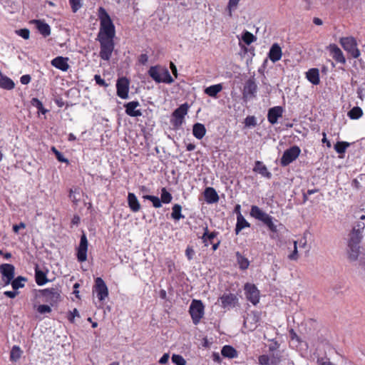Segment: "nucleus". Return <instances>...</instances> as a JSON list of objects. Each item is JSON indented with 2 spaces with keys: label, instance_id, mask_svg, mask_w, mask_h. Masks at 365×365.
I'll return each mask as SVG.
<instances>
[{
  "label": "nucleus",
  "instance_id": "obj_1",
  "mask_svg": "<svg viewBox=\"0 0 365 365\" xmlns=\"http://www.w3.org/2000/svg\"><path fill=\"white\" fill-rule=\"evenodd\" d=\"M100 31L98 38H113L115 36V26L106 11L101 7L99 9Z\"/></svg>",
  "mask_w": 365,
  "mask_h": 365
},
{
  "label": "nucleus",
  "instance_id": "obj_2",
  "mask_svg": "<svg viewBox=\"0 0 365 365\" xmlns=\"http://www.w3.org/2000/svg\"><path fill=\"white\" fill-rule=\"evenodd\" d=\"M148 74L157 83H172L174 81L168 70L165 68L151 66Z\"/></svg>",
  "mask_w": 365,
  "mask_h": 365
},
{
  "label": "nucleus",
  "instance_id": "obj_3",
  "mask_svg": "<svg viewBox=\"0 0 365 365\" xmlns=\"http://www.w3.org/2000/svg\"><path fill=\"white\" fill-rule=\"evenodd\" d=\"M250 215L255 218L263 222L272 232H276L277 231V226L272 221V217L257 206H252Z\"/></svg>",
  "mask_w": 365,
  "mask_h": 365
},
{
  "label": "nucleus",
  "instance_id": "obj_4",
  "mask_svg": "<svg viewBox=\"0 0 365 365\" xmlns=\"http://www.w3.org/2000/svg\"><path fill=\"white\" fill-rule=\"evenodd\" d=\"M40 297L45 302L51 306L61 301V289L58 287H51L39 291Z\"/></svg>",
  "mask_w": 365,
  "mask_h": 365
},
{
  "label": "nucleus",
  "instance_id": "obj_5",
  "mask_svg": "<svg viewBox=\"0 0 365 365\" xmlns=\"http://www.w3.org/2000/svg\"><path fill=\"white\" fill-rule=\"evenodd\" d=\"M101 44L100 56L102 59L108 61L114 49L113 38H98Z\"/></svg>",
  "mask_w": 365,
  "mask_h": 365
},
{
  "label": "nucleus",
  "instance_id": "obj_6",
  "mask_svg": "<svg viewBox=\"0 0 365 365\" xmlns=\"http://www.w3.org/2000/svg\"><path fill=\"white\" fill-rule=\"evenodd\" d=\"M204 305L200 300L193 299L190 304L189 312L194 324H197L204 315Z\"/></svg>",
  "mask_w": 365,
  "mask_h": 365
},
{
  "label": "nucleus",
  "instance_id": "obj_7",
  "mask_svg": "<svg viewBox=\"0 0 365 365\" xmlns=\"http://www.w3.org/2000/svg\"><path fill=\"white\" fill-rule=\"evenodd\" d=\"M343 48L350 55L357 58L360 56V51L357 48L356 40L353 37H343L339 41Z\"/></svg>",
  "mask_w": 365,
  "mask_h": 365
},
{
  "label": "nucleus",
  "instance_id": "obj_8",
  "mask_svg": "<svg viewBox=\"0 0 365 365\" xmlns=\"http://www.w3.org/2000/svg\"><path fill=\"white\" fill-rule=\"evenodd\" d=\"M188 108L189 106L187 103H184L173 112L170 122L175 128H178L182 125L184 122L185 115L187 113Z\"/></svg>",
  "mask_w": 365,
  "mask_h": 365
},
{
  "label": "nucleus",
  "instance_id": "obj_9",
  "mask_svg": "<svg viewBox=\"0 0 365 365\" xmlns=\"http://www.w3.org/2000/svg\"><path fill=\"white\" fill-rule=\"evenodd\" d=\"M300 153L301 150L297 145H294L286 150L280 159L281 165L282 166H287L289 165L299 157Z\"/></svg>",
  "mask_w": 365,
  "mask_h": 365
},
{
  "label": "nucleus",
  "instance_id": "obj_10",
  "mask_svg": "<svg viewBox=\"0 0 365 365\" xmlns=\"http://www.w3.org/2000/svg\"><path fill=\"white\" fill-rule=\"evenodd\" d=\"M257 92V86L255 78H252L248 79L243 88L242 96L243 98L247 101L253 98L256 96Z\"/></svg>",
  "mask_w": 365,
  "mask_h": 365
},
{
  "label": "nucleus",
  "instance_id": "obj_11",
  "mask_svg": "<svg viewBox=\"0 0 365 365\" xmlns=\"http://www.w3.org/2000/svg\"><path fill=\"white\" fill-rule=\"evenodd\" d=\"M244 289L247 300L256 305L259 300V291L257 287L253 284L247 283Z\"/></svg>",
  "mask_w": 365,
  "mask_h": 365
},
{
  "label": "nucleus",
  "instance_id": "obj_12",
  "mask_svg": "<svg viewBox=\"0 0 365 365\" xmlns=\"http://www.w3.org/2000/svg\"><path fill=\"white\" fill-rule=\"evenodd\" d=\"M0 272L4 285L9 284L14 277V267L11 264H3L0 266Z\"/></svg>",
  "mask_w": 365,
  "mask_h": 365
},
{
  "label": "nucleus",
  "instance_id": "obj_13",
  "mask_svg": "<svg viewBox=\"0 0 365 365\" xmlns=\"http://www.w3.org/2000/svg\"><path fill=\"white\" fill-rule=\"evenodd\" d=\"M93 291L96 292L97 297L100 301L104 300L108 296V287L101 277H97L95 279Z\"/></svg>",
  "mask_w": 365,
  "mask_h": 365
},
{
  "label": "nucleus",
  "instance_id": "obj_14",
  "mask_svg": "<svg viewBox=\"0 0 365 365\" xmlns=\"http://www.w3.org/2000/svg\"><path fill=\"white\" fill-rule=\"evenodd\" d=\"M129 82L127 78H121L118 79L116 83L117 95L123 98L126 99L128 98V88Z\"/></svg>",
  "mask_w": 365,
  "mask_h": 365
},
{
  "label": "nucleus",
  "instance_id": "obj_15",
  "mask_svg": "<svg viewBox=\"0 0 365 365\" xmlns=\"http://www.w3.org/2000/svg\"><path fill=\"white\" fill-rule=\"evenodd\" d=\"M221 302L222 307L230 309L234 307L238 302V299L234 294H224L218 299Z\"/></svg>",
  "mask_w": 365,
  "mask_h": 365
},
{
  "label": "nucleus",
  "instance_id": "obj_16",
  "mask_svg": "<svg viewBox=\"0 0 365 365\" xmlns=\"http://www.w3.org/2000/svg\"><path fill=\"white\" fill-rule=\"evenodd\" d=\"M88 240L85 234L81 237L80 244L78 248L77 257L79 262H84L87 259Z\"/></svg>",
  "mask_w": 365,
  "mask_h": 365
},
{
  "label": "nucleus",
  "instance_id": "obj_17",
  "mask_svg": "<svg viewBox=\"0 0 365 365\" xmlns=\"http://www.w3.org/2000/svg\"><path fill=\"white\" fill-rule=\"evenodd\" d=\"M332 58L337 62L345 63L346 59L341 50L334 43L330 44L327 47Z\"/></svg>",
  "mask_w": 365,
  "mask_h": 365
},
{
  "label": "nucleus",
  "instance_id": "obj_18",
  "mask_svg": "<svg viewBox=\"0 0 365 365\" xmlns=\"http://www.w3.org/2000/svg\"><path fill=\"white\" fill-rule=\"evenodd\" d=\"M125 113L131 117H139L142 115V112L139 109H136L140 106L138 101H130L125 104Z\"/></svg>",
  "mask_w": 365,
  "mask_h": 365
},
{
  "label": "nucleus",
  "instance_id": "obj_19",
  "mask_svg": "<svg viewBox=\"0 0 365 365\" xmlns=\"http://www.w3.org/2000/svg\"><path fill=\"white\" fill-rule=\"evenodd\" d=\"M283 109L281 106H275L268 110L267 119L271 124H275L279 118L282 116Z\"/></svg>",
  "mask_w": 365,
  "mask_h": 365
},
{
  "label": "nucleus",
  "instance_id": "obj_20",
  "mask_svg": "<svg viewBox=\"0 0 365 365\" xmlns=\"http://www.w3.org/2000/svg\"><path fill=\"white\" fill-rule=\"evenodd\" d=\"M348 257L351 261H356L360 253V244L348 242Z\"/></svg>",
  "mask_w": 365,
  "mask_h": 365
},
{
  "label": "nucleus",
  "instance_id": "obj_21",
  "mask_svg": "<svg viewBox=\"0 0 365 365\" xmlns=\"http://www.w3.org/2000/svg\"><path fill=\"white\" fill-rule=\"evenodd\" d=\"M68 58L58 56L51 61V64L53 66H54L63 71H66L69 68V65L68 63Z\"/></svg>",
  "mask_w": 365,
  "mask_h": 365
},
{
  "label": "nucleus",
  "instance_id": "obj_22",
  "mask_svg": "<svg viewBox=\"0 0 365 365\" xmlns=\"http://www.w3.org/2000/svg\"><path fill=\"white\" fill-rule=\"evenodd\" d=\"M33 23L38 30L39 33L46 37L51 34V29L48 24L41 20H34Z\"/></svg>",
  "mask_w": 365,
  "mask_h": 365
},
{
  "label": "nucleus",
  "instance_id": "obj_23",
  "mask_svg": "<svg viewBox=\"0 0 365 365\" xmlns=\"http://www.w3.org/2000/svg\"><path fill=\"white\" fill-rule=\"evenodd\" d=\"M128 204L130 209L134 212H137L140 210V204L134 193H128Z\"/></svg>",
  "mask_w": 365,
  "mask_h": 365
},
{
  "label": "nucleus",
  "instance_id": "obj_24",
  "mask_svg": "<svg viewBox=\"0 0 365 365\" xmlns=\"http://www.w3.org/2000/svg\"><path fill=\"white\" fill-rule=\"evenodd\" d=\"M282 57V49L277 43H274L269 52V58L272 62L279 61Z\"/></svg>",
  "mask_w": 365,
  "mask_h": 365
},
{
  "label": "nucleus",
  "instance_id": "obj_25",
  "mask_svg": "<svg viewBox=\"0 0 365 365\" xmlns=\"http://www.w3.org/2000/svg\"><path fill=\"white\" fill-rule=\"evenodd\" d=\"M253 170L268 179L272 177V173L268 171L267 167L260 161H257L255 163Z\"/></svg>",
  "mask_w": 365,
  "mask_h": 365
},
{
  "label": "nucleus",
  "instance_id": "obj_26",
  "mask_svg": "<svg viewBox=\"0 0 365 365\" xmlns=\"http://www.w3.org/2000/svg\"><path fill=\"white\" fill-rule=\"evenodd\" d=\"M204 194L205 200L208 203H214L217 202L219 200V197L215 190L212 187H207L205 190Z\"/></svg>",
  "mask_w": 365,
  "mask_h": 365
},
{
  "label": "nucleus",
  "instance_id": "obj_27",
  "mask_svg": "<svg viewBox=\"0 0 365 365\" xmlns=\"http://www.w3.org/2000/svg\"><path fill=\"white\" fill-rule=\"evenodd\" d=\"M307 78L314 85H318L320 82L319 72L317 68H311L306 73Z\"/></svg>",
  "mask_w": 365,
  "mask_h": 365
},
{
  "label": "nucleus",
  "instance_id": "obj_28",
  "mask_svg": "<svg viewBox=\"0 0 365 365\" xmlns=\"http://www.w3.org/2000/svg\"><path fill=\"white\" fill-rule=\"evenodd\" d=\"M192 133L196 138L202 139L206 133L205 125L200 123H195L193 125Z\"/></svg>",
  "mask_w": 365,
  "mask_h": 365
},
{
  "label": "nucleus",
  "instance_id": "obj_29",
  "mask_svg": "<svg viewBox=\"0 0 365 365\" xmlns=\"http://www.w3.org/2000/svg\"><path fill=\"white\" fill-rule=\"evenodd\" d=\"M14 81L9 77L4 76L0 71V88L11 90L14 88Z\"/></svg>",
  "mask_w": 365,
  "mask_h": 365
},
{
  "label": "nucleus",
  "instance_id": "obj_30",
  "mask_svg": "<svg viewBox=\"0 0 365 365\" xmlns=\"http://www.w3.org/2000/svg\"><path fill=\"white\" fill-rule=\"evenodd\" d=\"M250 223L245 219L241 213L237 216V224L235 227V232L237 235L242 229L249 227Z\"/></svg>",
  "mask_w": 365,
  "mask_h": 365
},
{
  "label": "nucleus",
  "instance_id": "obj_31",
  "mask_svg": "<svg viewBox=\"0 0 365 365\" xmlns=\"http://www.w3.org/2000/svg\"><path fill=\"white\" fill-rule=\"evenodd\" d=\"M222 90V86L221 84H215L206 88L205 93L210 97L215 98Z\"/></svg>",
  "mask_w": 365,
  "mask_h": 365
},
{
  "label": "nucleus",
  "instance_id": "obj_32",
  "mask_svg": "<svg viewBox=\"0 0 365 365\" xmlns=\"http://www.w3.org/2000/svg\"><path fill=\"white\" fill-rule=\"evenodd\" d=\"M23 351L19 346H13L10 351V361L12 362L17 361L21 357Z\"/></svg>",
  "mask_w": 365,
  "mask_h": 365
},
{
  "label": "nucleus",
  "instance_id": "obj_33",
  "mask_svg": "<svg viewBox=\"0 0 365 365\" xmlns=\"http://www.w3.org/2000/svg\"><path fill=\"white\" fill-rule=\"evenodd\" d=\"M222 355L225 357L233 359L237 356V351L231 346H225L221 351Z\"/></svg>",
  "mask_w": 365,
  "mask_h": 365
},
{
  "label": "nucleus",
  "instance_id": "obj_34",
  "mask_svg": "<svg viewBox=\"0 0 365 365\" xmlns=\"http://www.w3.org/2000/svg\"><path fill=\"white\" fill-rule=\"evenodd\" d=\"M35 279L36 284L39 286H42L48 282L45 272L38 269L35 270Z\"/></svg>",
  "mask_w": 365,
  "mask_h": 365
},
{
  "label": "nucleus",
  "instance_id": "obj_35",
  "mask_svg": "<svg viewBox=\"0 0 365 365\" xmlns=\"http://www.w3.org/2000/svg\"><path fill=\"white\" fill-rule=\"evenodd\" d=\"M181 210H182L181 205H180L178 204L174 205L173 207V212L171 214V217L175 220H179L181 218H184L185 216L181 214Z\"/></svg>",
  "mask_w": 365,
  "mask_h": 365
},
{
  "label": "nucleus",
  "instance_id": "obj_36",
  "mask_svg": "<svg viewBox=\"0 0 365 365\" xmlns=\"http://www.w3.org/2000/svg\"><path fill=\"white\" fill-rule=\"evenodd\" d=\"M204 230H205V232L203 233L202 239L203 242L205 243V245L207 246L208 245L207 241L208 240L211 241L212 240H213L216 237L217 233L215 232H209L207 227H205L204 228Z\"/></svg>",
  "mask_w": 365,
  "mask_h": 365
},
{
  "label": "nucleus",
  "instance_id": "obj_37",
  "mask_svg": "<svg viewBox=\"0 0 365 365\" xmlns=\"http://www.w3.org/2000/svg\"><path fill=\"white\" fill-rule=\"evenodd\" d=\"M241 39L247 44L250 45L257 40V38L250 32L245 31L241 37Z\"/></svg>",
  "mask_w": 365,
  "mask_h": 365
},
{
  "label": "nucleus",
  "instance_id": "obj_38",
  "mask_svg": "<svg viewBox=\"0 0 365 365\" xmlns=\"http://www.w3.org/2000/svg\"><path fill=\"white\" fill-rule=\"evenodd\" d=\"M362 114L363 111L361 108L358 106L354 107L348 113L349 117L351 119H359L362 115Z\"/></svg>",
  "mask_w": 365,
  "mask_h": 365
},
{
  "label": "nucleus",
  "instance_id": "obj_39",
  "mask_svg": "<svg viewBox=\"0 0 365 365\" xmlns=\"http://www.w3.org/2000/svg\"><path fill=\"white\" fill-rule=\"evenodd\" d=\"M349 145L347 142L339 141L334 145V149L338 153L343 154Z\"/></svg>",
  "mask_w": 365,
  "mask_h": 365
},
{
  "label": "nucleus",
  "instance_id": "obj_40",
  "mask_svg": "<svg viewBox=\"0 0 365 365\" xmlns=\"http://www.w3.org/2000/svg\"><path fill=\"white\" fill-rule=\"evenodd\" d=\"M26 279L23 277H18L16 279H13L11 282L12 288L15 290L24 287V282Z\"/></svg>",
  "mask_w": 365,
  "mask_h": 365
},
{
  "label": "nucleus",
  "instance_id": "obj_41",
  "mask_svg": "<svg viewBox=\"0 0 365 365\" xmlns=\"http://www.w3.org/2000/svg\"><path fill=\"white\" fill-rule=\"evenodd\" d=\"M349 236H350V238H349V242H352V243L360 244V242L363 238V235L361 233L356 232L354 230L351 231Z\"/></svg>",
  "mask_w": 365,
  "mask_h": 365
},
{
  "label": "nucleus",
  "instance_id": "obj_42",
  "mask_svg": "<svg viewBox=\"0 0 365 365\" xmlns=\"http://www.w3.org/2000/svg\"><path fill=\"white\" fill-rule=\"evenodd\" d=\"M173 199V197L171 194L167 191V190L163 187L161 190V196H160V200L161 202L163 203H170Z\"/></svg>",
  "mask_w": 365,
  "mask_h": 365
},
{
  "label": "nucleus",
  "instance_id": "obj_43",
  "mask_svg": "<svg viewBox=\"0 0 365 365\" xmlns=\"http://www.w3.org/2000/svg\"><path fill=\"white\" fill-rule=\"evenodd\" d=\"M237 262L242 269H246L250 264L248 259L237 253Z\"/></svg>",
  "mask_w": 365,
  "mask_h": 365
},
{
  "label": "nucleus",
  "instance_id": "obj_44",
  "mask_svg": "<svg viewBox=\"0 0 365 365\" xmlns=\"http://www.w3.org/2000/svg\"><path fill=\"white\" fill-rule=\"evenodd\" d=\"M143 197L151 201L155 208H159L162 206L161 200L158 197L153 195H145Z\"/></svg>",
  "mask_w": 365,
  "mask_h": 365
},
{
  "label": "nucleus",
  "instance_id": "obj_45",
  "mask_svg": "<svg viewBox=\"0 0 365 365\" xmlns=\"http://www.w3.org/2000/svg\"><path fill=\"white\" fill-rule=\"evenodd\" d=\"M172 361L176 365H185L186 361L184 358L178 354H173L172 356Z\"/></svg>",
  "mask_w": 365,
  "mask_h": 365
},
{
  "label": "nucleus",
  "instance_id": "obj_46",
  "mask_svg": "<svg viewBox=\"0 0 365 365\" xmlns=\"http://www.w3.org/2000/svg\"><path fill=\"white\" fill-rule=\"evenodd\" d=\"M245 124L247 127H255L257 125L256 118L253 115L247 116L245 119Z\"/></svg>",
  "mask_w": 365,
  "mask_h": 365
},
{
  "label": "nucleus",
  "instance_id": "obj_47",
  "mask_svg": "<svg viewBox=\"0 0 365 365\" xmlns=\"http://www.w3.org/2000/svg\"><path fill=\"white\" fill-rule=\"evenodd\" d=\"M364 228H365V223L360 220L355 224L352 230H354L356 232L361 233L363 235Z\"/></svg>",
  "mask_w": 365,
  "mask_h": 365
},
{
  "label": "nucleus",
  "instance_id": "obj_48",
  "mask_svg": "<svg viewBox=\"0 0 365 365\" xmlns=\"http://www.w3.org/2000/svg\"><path fill=\"white\" fill-rule=\"evenodd\" d=\"M37 311L41 314H48L51 312V308L48 305L41 304L38 307Z\"/></svg>",
  "mask_w": 365,
  "mask_h": 365
},
{
  "label": "nucleus",
  "instance_id": "obj_49",
  "mask_svg": "<svg viewBox=\"0 0 365 365\" xmlns=\"http://www.w3.org/2000/svg\"><path fill=\"white\" fill-rule=\"evenodd\" d=\"M16 33L24 39H28L29 38L30 31L27 29L16 30Z\"/></svg>",
  "mask_w": 365,
  "mask_h": 365
},
{
  "label": "nucleus",
  "instance_id": "obj_50",
  "mask_svg": "<svg viewBox=\"0 0 365 365\" xmlns=\"http://www.w3.org/2000/svg\"><path fill=\"white\" fill-rule=\"evenodd\" d=\"M81 0H69L73 12H76L81 7Z\"/></svg>",
  "mask_w": 365,
  "mask_h": 365
},
{
  "label": "nucleus",
  "instance_id": "obj_51",
  "mask_svg": "<svg viewBox=\"0 0 365 365\" xmlns=\"http://www.w3.org/2000/svg\"><path fill=\"white\" fill-rule=\"evenodd\" d=\"M80 317V314L77 309H74L73 311L69 312L68 319V320L73 323L74 322L75 317Z\"/></svg>",
  "mask_w": 365,
  "mask_h": 365
},
{
  "label": "nucleus",
  "instance_id": "obj_52",
  "mask_svg": "<svg viewBox=\"0 0 365 365\" xmlns=\"http://www.w3.org/2000/svg\"><path fill=\"white\" fill-rule=\"evenodd\" d=\"M297 241H294V251L289 255V258L292 260H296L298 258L297 255Z\"/></svg>",
  "mask_w": 365,
  "mask_h": 365
},
{
  "label": "nucleus",
  "instance_id": "obj_53",
  "mask_svg": "<svg viewBox=\"0 0 365 365\" xmlns=\"http://www.w3.org/2000/svg\"><path fill=\"white\" fill-rule=\"evenodd\" d=\"M195 254V252L194 250L192 249V247H187V249L185 250V255L188 260H192L194 257Z\"/></svg>",
  "mask_w": 365,
  "mask_h": 365
},
{
  "label": "nucleus",
  "instance_id": "obj_54",
  "mask_svg": "<svg viewBox=\"0 0 365 365\" xmlns=\"http://www.w3.org/2000/svg\"><path fill=\"white\" fill-rule=\"evenodd\" d=\"M52 150L55 153L56 158L58 159V161H60V162H67L68 161L63 157V155L58 150L56 149V148L53 147Z\"/></svg>",
  "mask_w": 365,
  "mask_h": 365
},
{
  "label": "nucleus",
  "instance_id": "obj_55",
  "mask_svg": "<svg viewBox=\"0 0 365 365\" xmlns=\"http://www.w3.org/2000/svg\"><path fill=\"white\" fill-rule=\"evenodd\" d=\"M32 106H35L38 108V110H43V106L42 103L36 98H34L31 100Z\"/></svg>",
  "mask_w": 365,
  "mask_h": 365
},
{
  "label": "nucleus",
  "instance_id": "obj_56",
  "mask_svg": "<svg viewBox=\"0 0 365 365\" xmlns=\"http://www.w3.org/2000/svg\"><path fill=\"white\" fill-rule=\"evenodd\" d=\"M258 360L260 365H269V358L267 355L260 356Z\"/></svg>",
  "mask_w": 365,
  "mask_h": 365
},
{
  "label": "nucleus",
  "instance_id": "obj_57",
  "mask_svg": "<svg viewBox=\"0 0 365 365\" xmlns=\"http://www.w3.org/2000/svg\"><path fill=\"white\" fill-rule=\"evenodd\" d=\"M94 79L96 81V83L101 86L107 87L108 84L106 83V81L101 78V77L99 75H95Z\"/></svg>",
  "mask_w": 365,
  "mask_h": 365
},
{
  "label": "nucleus",
  "instance_id": "obj_58",
  "mask_svg": "<svg viewBox=\"0 0 365 365\" xmlns=\"http://www.w3.org/2000/svg\"><path fill=\"white\" fill-rule=\"evenodd\" d=\"M31 76L29 75H24L21 77L20 81L24 85H27L31 81Z\"/></svg>",
  "mask_w": 365,
  "mask_h": 365
},
{
  "label": "nucleus",
  "instance_id": "obj_59",
  "mask_svg": "<svg viewBox=\"0 0 365 365\" xmlns=\"http://www.w3.org/2000/svg\"><path fill=\"white\" fill-rule=\"evenodd\" d=\"M148 61V56L147 54L143 53L139 56L138 61L140 64L145 65Z\"/></svg>",
  "mask_w": 365,
  "mask_h": 365
},
{
  "label": "nucleus",
  "instance_id": "obj_60",
  "mask_svg": "<svg viewBox=\"0 0 365 365\" xmlns=\"http://www.w3.org/2000/svg\"><path fill=\"white\" fill-rule=\"evenodd\" d=\"M26 224L24 222H20L19 225H14L13 226V230L15 233H18L20 229H24Z\"/></svg>",
  "mask_w": 365,
  "mask_h": 365
},
{
  "label": "nucleus",
  "instance_id": "obj_61",
  "mask_svg": "<svg viewBox=\"0 0 365 365\" xmlns=\"http://www.w3.org/2000/svg\"><path fill=\"white\" fill-rule=\"evenodd\" d=\"M76 192V190L75 191H73V190H71L70 194H69V197H70L71 200L74 203H77V202L79 201V199L77 198L75 195Z\"/></svg>",
  "mask_w": 365,
  "mask_h": 365
},
{
  "label": "nucleus",
  "instance_id": "obj_62",
  "mask_svg": "<svg viewBox=\"0 0 365 365\" xmlns=\"http://www.w3.org/2000/svg\"><path fill=\"white\" fill-rule=\"evenodd\" d=\"M240 0H230L228 3V8L231 10L232 8H236Z\"/></svg>",
  "mask_w": 365,
  "mask_h": 365
},
{
  "label": "nucleus",
  "instance_id": "obj_63",
  "mask_svg": "<svg viewBox=\"0 0 365 365\" xmlns=\"http://www.w3.org/2000/svg\"><path fill=\"white\" fill-rule=\"evenodd\" d=\"M4 294L9 298H14L18 294V292L16 291H6Z\"/></svg>",
  "mask_w": 365,
  "mask_h": 365
},
{
  "label": "nucleus",
  "instance_id": "obj_64",
  "mask_svg": "<svg viewBox=\"0 0 365 365\" xmlns=\"http://www.w3.org/2000/svg\"><path fill=\"white\" fill-rule=\"evenodd\" d=\"M169 357L170 356L168 354H164L163 356L160 358L159 362L160 364H166L168 361Z\"/></svg>",
  "mask_w": 365,
  "mask_h": 365
}]
</instances>
